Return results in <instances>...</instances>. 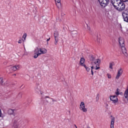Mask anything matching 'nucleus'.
I'll return each instance as SVG.
<instances>
[{"label": "nucleus", "mask_w": 128, "mask_h": 128, "mask_svg": "<svg viewBox=\"0 0 128 128\" xmlns=\"http://www.w3.org/2000/svg\"><path fill=\"white\" fill-rule=\"evenodd\" d=\"M50 100H52V102H56V100H54V98H50Z\"/></svg>", "instance_id": "obj_33"}, {"label": "nucleus", "mask_w": 128, "mask_h": 128, "mask_svg": "<svg viewBox=\"0 0 128 128\" xmlns=\"http://www.w3.org/2000/svg\"><path fill=\"white\" fill-rule=\"evenodd\" d=\"M42 100H43L44 106H46L49 102L48 100H50V98L48 96H46L44 98H42Z\"/></svg>", "instance_id": "obj_11"}, {"label": "nucleus", "mask_w": 128, "mask_h": 128, "mask_svg": "<svg viewBox=\"0 0 128 128\" xmlns=\"http://www.w3.org/2000/svg\"><path fill=\"white\" fill-rule=\"evenodd\" d=\"M4 83V78H0V84H3Z\"/></svg>", "instance_id": "obj_28"}, {"label": "nucleus", "mask_w": 128, "mask_h": 128, "mask_svg": "<svg viewBox=\"0 0 128 128\" xmlns=\"http://www.w3.org/2000/svg\"><path fill=\"white\" fill-rule=\"evenodd\" d=\"M98 100H100V94H97L96 97V102H98Z\"/></svg>", "instance_id": "obj_24"}, {"label": "nucleus", "mask_w": 128, "mask_h": 128, "mask_svg": "<svg viewBox=\"0 0 128 128\" xmlns=\"http://www.w3.org/2000/svg\"><path fill=\"white\" fill-rule=\"evenodd\" d=\"M56 2V6L58 8H62V4L60 2Z\"/></svg>", "instance_id": "obj_21"}, {"label": "nucleus", "mask_w": 128, "mask_h": 128, "mask_svg": "<svg viewBox=\"0 0 128 128\" xmlns=\"http://www.w3.org/2000/svg\"><path fill=\"white\" fill-rule=\"evenodd\" d=\"M122 72H123V70H122V68H120V69H118V74L116 77V80H118V78H120V76L122 74Z\"/></svg>", "instance_id": "obj_14"}, {"label": "nucleus", "mask_w": 128, "mask_h": 128, "mask_svg": "<svg viewBox=\"0 0 128 128\" xmlns=\"http://www.w3.org/2000/svg\"><path fill=\"white\" fill-rule=\"evenodd\" d=\"M124 96L126 99H124V104H128V89H126L124 92Z\"/></svg>", "instance_id": "obj_12"}, {"label": "nucleus", "mask_w": 128, "mask_h": 128, "mask_svg": "<svg viewBox=\"0 0 128 128\" xmlns=\"http://www.w3.org/2000/svg\"><path fill=\"white\" fill-rule=\"evenodd\" d=\"M118 0H111V4H112L115 8L118 6V4H116V2H118Z\"/></svg>", "instance_id": "obj_16"}, {"label": "nucleus", "mask_w": 128, "mask_h": 128, "mask_svg": "<svg viewBox=\"0 0 128 128\" xmlns=\"http://www.w3.org/2000/svg\"><path fill=\"white\" fill-rule=\"evenodd\" d=\"M8 114H10V116L12 114H14V110L12 109H9L8 112Z\"/></svg>", "instance_id": "obj_20"}, {"label": "nucleus", "mask_w": 128, "mask_h": 128, "mask_svg": "<svg viewBox=\"0 0 128 128\" xmlns=\"http://www.w3.org/2000/svg\"><path fill=\"white\" fill-rule=\"evenodd\" d=\"M122 52L124 54L125 56H128V54H126V47L124 46H121Z\"/></svg>", "instance_id": "obj_18"}, {"label": "nucleus", "mask_w": 128, "mask_h": 128, "mask_svg": "<svg viewBox=\"0 0 128 128\" xmlns=\"http://www.w3.org/2000/svg\"><path fill=\"white\" fill-rule=\"evenodd\" d=\"M91 74L92 76H94V71L92 70H91Z\"/></svg>", "instance_id": "obj_34"}, {"label": "nucleus", "mask_w": 128, "mask_h": 128, "mask_svg": "<svg viewBox=\"0 0 128 128\" xmlns=\"http://www.w3.org/2000/svg\"><path fill=\"white\" fill-rule=\"evenodd\" d=\"M2 116V110H0V118Z\"/></svg>", "instance_id": "obj_38"}, {"label": "nucleus", "mask_w": 128, "mask_h": 128, "mask_svg": "<svg viewBox=\"0 0 128 128\" xmlns=\"http://www.w3.org/2000/svg\"><path fill=\"white\" fill-rule=\"evenodd\" d=\"M114 117H112L110 123V128H114Z\"/></svg>", "instance_id": "obj_19"}, {"label": "nucleus", "mask_w": 128, "mask_h": 128, "mask_svg": "<svg viewBox=\"0 0 128 128\" xmlns=\"http://www.w3.org/2000/svg\"><path fill=\"white\" fill-rule=\"evenodd\" d=\"M97 42L98 44H100L102 42V40L98 38H97Z\"/></svg>", "instance_id": "obj_30"}, {"label": "nucleus", "mask_w": 128, "mask_h": 128, "mask_svg": "<svg viewBox=\"0 0 128 128\" xmlns=\"http://www.w3.org/2000/svg\"><path fill=\"white\" fill-rule=\"evenodd\" d=\"M87 26H88V30H90V34H92V30H90V26H88V24H87Z\"/></svg>", "instance_id": "obj_29"}, {"label": "nucleus", "mask_w": 128, "mask_h": 128, "mask_svg": "<svg viewBox=\"0 0 128 128\" xmlns=\"http://www.w3.org/2000/svg\"><path fill=\"white\" fill-rule=\"evenodd\" d=\"M84 68H85L86 69V70L87 72H89L90 70V68H88V66H86H86H84Z\"/></svg>", "instance_id": "obj_27"}, {"label": "nucleus", "mask_w": 128, "mask_h": 128, "mask_svg": "<svg viewBox=\"0 0 128 128\" xmlns=\"http://www.w3.org/2000/svg\"><path fill=\"white\" fill-rule=\"evenodd\" d=\"M116 96H120V89L117 88L116 92H115Z\"/></svg>", "instance_id": "obj_23"}, {"label": "nucleus", "mask_w": 128, "mask_h": 128, "mask_svg": "<svg viewBox=\"0 0 128 128\" xmlns=\"http://www.w3.org/2000/svg\"><path fill=\"white\" fill-rule=\"evenodd\" d=\"M88 128H90V127H88Z\"/></svg>", "instance_id": "obj_46"}, {"label": "nucleus", "mask_w": 128, "mask_h": 128, "mask_svg": "<svg viewBox=\"0 0 128 128\" xmlns=\"http://www.w3.org/2000/svg\"><path fill=\"white\" fill-rule=\"evenodd\" d=\"M20 124H24L22 120H20L18 121L15 120L14 122V124L12 126L13 128H20L18 126Z\"/></svg>", "instance_id": "obj_9"}, {"label": "nucleus", "mask_w": 128, "mask_h": 128, "mask_svg": "<svg viewBox=\"0 0 128 128\" xmlns=\"http://www.w3.org/2000/svg\"><path fill=\"white\" fill-rule=\"evenodd\" d=\"M118 42L120 47L125 46L126 45L124 44V38H118Z\"/></svg>", "instance_id": "obj_13"}, {"label": "nucleus", "mask_w": 128, "mask_h": 128, "mask_svg": "<svg viewBox=\"0 0 128 128\" xmlns=\"http://www.w3.org/2000/svg\"><path fill=\"white\" fill-rule=\"evenodd\" d=\"M46 54V50L44 49V50H42V48H36L34 50V58H38V56H40V54Z\"/></svg>", "instance_id": "obj_2"}, {"label": "nucleus", "mask_w": 128, "mask_h": 128, "mask_svg": "<svg viewBox=\"0 0 128 128\" xmlns=\"http://www.w3.org/2000/svg\"><path fill=\"white\" fill-rule=\"evenodd\" d=\"M80 110H82L84 112H88V110L86 108V104L84 102H80Z\"/></svg>", "instance_id": "obj_8"}, {"label": "nucleus", "mask_w": 128, "mask_h": 128, "mask_svg": "<svg viewBox=\"0 0 128 128\" xmlns=\"http://www.w3.org/2000/svg\"><path fill=\"white\" fill-rule=\"evenodd\" d=\"M96 68V66H91V68H92V69L94 68Z\"/></svg>", "instance_id": "obj_37"}, {"label": "nucleus", "mask_w": 128, "mask_h": 128, "mask_svg": "<svg viewBox=\"0 0 128 128\" xmlns=\"http://www.w3.org/2000/svg\"><path fill=\"white\" fill-rule=\"evenodd\" d=\"M18 44H22V40H20L18 41Z\"/></svg>", "instance_id": "obj_35"}, {"label": "nucleus", "mask_w": 128, "mask_h": 128, "mask_svg": "<svg viewBox=\"0 0 128 128\" xmlns=\"http://www.w3.org/2000/svg\"><path fill=\"white\" fill-rule=\"evenodd\" d=\"M107 76H108V78H112V76L110 74H108Z\"/></svg>", "instance_id": "obj_31"}, {"label": "nucleus", "mask_w": 128, "mask_h": 128, "mask_svg": "<svg viewBox=\"0 0 128 128\" xmlns=\"http://www.w3.org/2000/svg\"><path fill=\"white\" fill-rule=\"evenodd\" d=\"M50 40V38L47 39L46 42H48Z\"/></svg>", "instance_id": "obj_39"}, {"label": "nucleus", "mask_w": 128, "mask_h": 128, "mask_svg": "<svg viewBox=\"0 0 128 128\" xmlns=\"http://www.w3.org/2000/svg\"><path fill=\"white\" fill-rule=\"evenodd\" d=\"M58 36H60V34H58V32L55 31L54 32V44L56 46L58 44Z\"/></svg>", "instance_id": "obj_7"}, {"label": "nucleus", "mask_w": 128, "mask_h": 128, "mask_svg": "<svg viewBox=\"0 0 128 128\" xmlns=\"http://www.w3.org/2000/svg\"><path fill=\"white\" fill-rule=\"evenodd\" d=\"M116 4H117V6L115 8L119 12H122V10H124V8H126V4L124 3L122 1V0H118V2H116Z\"/></svg>", "instance_id": "obj_3"}, {"label": "nucleus", "mask_w": 128, "mask_h": 128, "mask_svg": "<svg viewBox=\"0 0 128 128\" xmlns=\"http://www.w3.org/2000/svg\"><path fill=\"white\" fill-rule=\"evenodd\" d=\"M56 2H60V0H55Z\"/></svg>", "instance_id": "obj_32"}, {"label": "nucleus", "mask_w": 128, "mask_h": 128, "mask_svg": "<svg viewBox=\"0 0 128 128\" xmlns=\"http://www.w3.org/2000/svg\"><path fill=\"white\" fill-rule=\"evenodd\" d=\"M34 90L36 92H40V86L38 84H36L34 88Z\"/></svg>", "instance_id": "obj_15"}, {"label": "nucleus", "mask_w": 128, "mask_h": 128, "mask_svg": "<svg viewBox=\"0 0 128 128\" xmlns=\"http://www.w3.org/2000/svg\"><path fill=\"white\" fill-rule=\"evenodd\" d=\"M122 16H123V19L124 22H128V10H125L122 13Z\"/></svg>", "instance_id": "obj_6"}, {"label": "nucleus", "mask_w": 128, "mask_h": 128, "mask_svg": "<svg viewBox=\"0 0 128 128\" xmlns=\"http://www.w3.org/2000/svg\"><path fill=\"white\" fill-rule=\"evenodd\" d=\"M68 112H69V113H70V110H69Z\"/></svg>", "instance_id": "obj_45"}, {"label": "nucleus", "mask_w": 128, "mask_h": 128, "mask_svg": "<svg viewBox=\"0 0 128 128\" xmlns=\"http://www.w3.org/2000/svg\"><path fill=\"white\" fill-rule=\"evenodd\" d=\"M27 78H30V76H27Z\"/></svg>", "instance_id": "obj_41"}, {"label": "nucleus", "mask_w": 128, "mask_h": 128, "mask_svg": "<svg viewBox=\"0 0 128 128\" xmlns=\"http://www.w3.org/2000/svg\"><path fill=\"white\" fill-rule=\"evenodd\" d=\"M86 60L84 58H81L80 60V65L82 66H85L86 67V64H84V62Z\"/></svg>", "instance_id": "obj_17"}, {"label": "nucleus", "mask_w": 128, "mask_h": 128, "mask_svg": "<svg viewBox=\"0 0 128 128\" xmlns=\"http://www.w3.org/2000/svg\"><path fill=\"white\" fill-rule=\"evenodd\" d=\"M20 66L17 65L15 66H8V69L9 70L10 72H16V70H20Z\"/></svg>", "instance_id": "obj_5"}, {"label": "nucleus", "mask_w": 128, "mask_h": 128, "mask_svg": "<svg viewBox=\"0 0 128 128\" xmlns=\"http://www.w3.org/2000/svg\"><path fill=\"white\" fill-rule=\"evenodd\" d=\"M98 2L101 8H104L106 6H108L110 3V0H98Z\"/></svg>", "instance_id": "obj_4"}, {"label": "nucleus", "mask_w": 128, "mask_h": 128, "mask_svg": "<svg viewBox=\"0 0 128 128\" xmlns=\"http://www.w3.org/2000/svg\"><path fill=\"white\" fill-rule=\"evenodd\" d=\"M22 96V94L21 92L19 93L18 96V98H21Z\"/></svg>", "instance_id": "obj_26"}, {"label": "nucleus", "mask_w": 128, "mask_h": 128, "mask_svg": "<svg viewBox=\"0 0 128 128\" xmlns=\"http://www.w3.org/2000/svg\"><path fill=\"white\" fill-rule=\"evenodd\" d=\"M114 66V62H110V63L109 68H110L111 70H112V66Z\"/></svg>", "instance_id": "obj_22"}, {"label": "nucleus", "mask_w": 128, "mask_h": 128, "mask_svg": "<svg viewBox=\"0 0 128 128\" xmlns=\"http://www.w3.org/2000/svg\"><path fill=\"white\" fill-rule=\"evenodd\" d=\"M13 76H16V74H14Z\"/></svg>", "instance_id": "obj_40"}, {"label": "nucleus", "mask_w": 128, "mask_h": 128, "mask_svg": "<svg viewBox=\"0 0 128 128\" xmlns=\"http://www.w3.org/2000/svg\"><path fill=\"white\" fill-rule=\"evenodd\" d=\"M76 128H78V127H76Z\"/></svg>", "instance_id": "obj_47"}, {"label": "nucleus", "mask_w": 128, "mask_h": 128, "mask_svg": "<svg viewBox=\"0 0 128 128\" xmlns=\"http://www.w3.org/2000/svg\"><path fill=\"white\" fill-rule=\"evenodd\" d=\"M110 100L113 102V104H116L118 102V98L116 96H110Z\"/></svg>", "instance_id": "obj_10"}, {"label": "nucleus", "mask_w": 128, "mask_h": 128, "mask_svg": "<svg viewBox=\"0 0 128 128\" xmlns=\"http://www.w3.org/2000/svg\"><path fill=\"white\" fill-rule=\"evenodd\" d=\"M72 34H76V32H72Z\"/></svg>", "instance_id": "obj_36"}, {"label": "nucleus", "mask_w": 128, "mask_h": 128, "mask_svg": "<svg viewBox=\"0 0 128 128\" xmlns=\"http://www.w3.org/2000/svg\"><path fill=\"white\" fill-rule=\"evenodd\" d=\"M40 94H42V92H40Z\"/></svg>", "instance_id": "obj_44"}, {"label": "nucleus", "mask_w": 128, "mask_h": 128, "mask_svg": "<svg viewBox=\"0 0 128 128\" xmlns=\"http://www.w3.org/2000/svg\"><path fill=\"white\" fill-rule=\"evenodd\" d=\"M74 126L75 128H78V126H76V125L74 124Z\"/></svg>", "instance_id": "obj_42"}, {"label": "nucleus", "mask_w": 128, "mask_h": 128, "mask_svg": "<svg viewBox=\"0 0 128 128\" xmlns=\"http://www.w3.org/2000/svg\"><path fill=\"white\" fill-rule=\"evenodd\" d=\"M22 38H24V40H26V34L24 33Z\"/></svg>", "instance_id": "obj_25"}, {"label": "nucleus", "mask_w": 128, "mask_h": 128, "mask_svg": "<svg viewBox=\"0 0 128 128\" xmlns=\"http://www.w3.org/2000/svg\"><path fill=\"white\" fill-rule=\"evenodd\" d=\"M124 2H128V0H124Z\"/></svg>", "instance_id": "obj_43"}, {"label": "nucleus", "mask_w": 128, "mask_h": 128, "mask_svg": "<svg viewBox=\"0 0 128 128\" xmlns=\"http://www.w3.org/2000/svg\"><path fill=\"white\" fill-rule=\"evenodd\" d=\"M89 58L90 62H91L92 66H96V68H95V70H99L100 68V60L98 58L96 59V56L92 54H90L89 56Z\"/></svg>", "instance_id": "obj_1"}]
</instances>
